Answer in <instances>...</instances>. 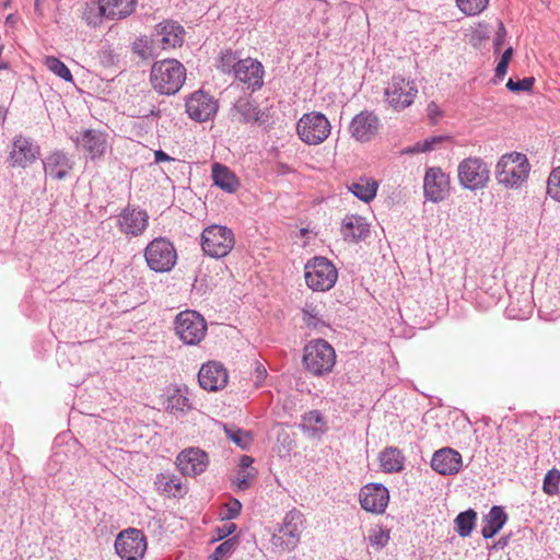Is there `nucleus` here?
<instances>
[{"label": "nucleus", "mask_w": 560, "mask_h": 560, "mask_svg": "<svg viewBox=\"0 0 560 560\" xmlns=\"http://www.w3.org/2000/svg\"><path fill=\"white\" fill-rule=\"evenodd\" d=\"M186 80V68L177 59L155 61L150 71V82L161 95H175Z\"/></svg>", "instance_id": "obj_1"}, {"label": "nucleus", "mask_w": 560, "mask_h": 560, "mask_svg": "<svg viewBox=\"0 0 560 560\" xmlns=\"http://www.w3.org/2000/svg\"><path fill=\"white\" fill-rule=\"evenodd\" d=\"M303 365L313 376L320 377L331 373L336 364L334 347L325 339L308 341L303 349Z\"/></svg>", "instance_id": "obj_2"}, {"label": "nucleus", "mask_w": 560, "mask_h": 560, "mask_svg": "<svg viewBox=\"0 0 560 560\" xmlns=\"http://www.w3.org/2000/svg\"><path fill=\"white\" fill-rule=\"evenodd\" d=\"M529 162L525 154L511 152L502 155L495 165V178L506 188H518L528 177Z\"/></svg>", "instance_id": "obj_3"}, {"label": "nucleus", "mask_w": 560, "mask_h": 560, "mask_svg": "<svg viewBox=\"0 0 560 560\" xmlns=\"http://www.w3.org/2000/svg\"><path fill=\"white\" fill-rule=\"evenodd\" d=\"M143 255L147 266L154 272H170L177 264L176 248L166 237L153 238L144 248Z\"/></svg>", "instance_id": "obj_4"}, {"label": "nucleus", "mask_w": 560, "mask_h": 560, "mask_svg": "<svg viewBox=\"0 0 560 560\" xmlns=\"http://www.w3.org/2000/svg\"><path fill=\"white\" fill-rule=\"evenodd\" d=\"M200 245L203 253L209 257L217 259L225 257L235 245L234 233L223 225H210L203 229Z\"/></svg>", "instance_id": "obj_5"}, {"label": "nucleus", "mask_w": 560, "mask_h": 560, "mask_svg": "<svg viewBox=\"0 0 560 560\" xmlns=\"http://www.w3.org/2000/svg\"><path fill=\"white\" fill-rule=\"evenodd\" d=\"M306 284L313 291L330 290L338 278V271L334 264L325 257H314L304 267Z\"/></svg>", "instance_id": "obj_6"}, {"label": "nucleus", "mask_w": 560, "mask_h": 560, "mask_svg": "<svg viewBox=\"0 0 560 560\" xmlns=\"http://www.w3.org/2000/svg\"><path fill=\"white\" fill-rule=\"evenodd\" d=\"M303 528V513L296 509H292L285 514L278 533L272 535L271 542L281 551L290 552L298 547Z\"/></svg>", "instance_id": "obj_7"}, {"label": "nucleus", "mask_w": 560, "mask_h": 560, "mask_svg": "<svg viewBox=\"0 0 560 560\" xmlns=\"http://www.w3.org/2000/svg\"><path fill=\"white\" fill-rule=\"evenodd\" d=\"M457 178L463 188L480 190L486 188L490 180V168L481 158L469 156L459 162Z\"/></svg>", "instance_id": "obj_8"}, {"label": "nucleus", "mask_w": 560, "mask_h": 560, "mask_svg": "<svg viewBox=\"0 0 560 560\" xmlns=\"http://www.w3.org/2000/svg\"><path fill=\"white\" fill-rule=\"evenodd\" d=\"M331 126L327 117L319 112L304 114L296 124L300 139L310 145L323 143L330 135Z\"/></svg>", "instance_id": "obj_9"}, {"label": "nucleus", "mask_w": 560, "mask_h": 560, "mask_svg": "<svg viewBox=\"0 0 560 560\" xmlns=\"http://www.w3.org/2000/svg\"><path fill=\"white\" fill-rule=\"evenodd\" d=\"M174 325L176 335L186 345H198L207 332V323L196 311L180 312Z\"/></svg>", "instance_id": "obj_10"}, {"label": "nucleus", "mask_w": 560, "mask_h": 560, "mask_svg": "<svg viewBox=\"0 0 560 560\" xmlns=\"http://www.w3.org/2000/svg\"><path fill=\"white\" fill-rule=\"evenodd\" d=\"M417 94L415 82L401 75H394L384 92L387 104L398 112L409 107Z\"/></svg>", "instance_id": "obj_11"}, {"label": "nucleus", "mask_w": 560, "mask_h": 560, "mask_svg": "<svg viewBox=\"0 0 560 560\" xmlns=\"http://www.w3.org/2000/svg\"><path fill=\"white\" fill-rule=\"evenodd\" d=\"M115 550L124 560H138L144 556L147 538L140 529H124L116 537Z\"/></svg>", "instance_id": "obj_12"}, {"label": "nucleus", "mask_w": 560, "mask_h": 560, "mask_svg": "<svg viewBox=\"0 0 560 560\" xmlns=\"http://www.w3.org/2000/svg\"><path fill=\"white\" fill-rule=\"evenodd\" d=\"M218 112L217 100L203 92L195 91L186 100V113L196 121H207L214 117Z\"/></svg>", "instance_id": "obj_13"}, {"label": "nucleus", "mask_w": 560, "mask_h": 560, "mask_svg": "<svg viewBox=\"0 0 560 560\" xmlns=\"http://www.w3.org/2000/svg\"><path fill=\"white\" fill-rule=\"evenodd\" d=\"M40 155V149L32 139L24 136H16L12 141V149L8 156L11 167L25 168L33 164Z\"/></svg>", "instance_id": "obj_14"}, {"label": "nucleus", "mask_w": 560, "mask_h": 560, "mask_svg": "<svg viewBox=\"0 0 560 560\" xmlns=\"http://www.w3.org/2000/svg\"><path fill=\"white\" fill-rule=\"evenodd\" d=\"M450 191V176L440 167L427 170L423 178L424 198L433 203L443 201Z\"/></svg>", "instance_id": "obj_15"}, {"label": "nucleus", "mask_w": 560, "mask_h": 560, "mask_svg": "<svg viewBox=\"0 0 560 560\" xmlns=\"http://www.w3.org/2000/svg\"><path fill=\"white\" fill-rule=\"evenodd\" d=\"M228 381V370L219 361H208L203 363L198 372V383L201 388L208 392L223 389Z\"/></svg>", "instance_id": "obj_16"}, {"label": "nucleus", "mask_w": 560, "mask_h": 560, "mask_svg": "<svg viewBox=\"0 0 560 560\" xmlns=\"http://www.w3.org/2000/svg\"><path fill=\"white\" fill-rule=\"evenodd\" d=\"M71 140L78 150L84 151L92 160L102 156L107 147L105 135L95 129H83L72 135Z\"/></svg>", "instance_id": "obj_17"}, {"label": "nucleus", "mask_w": 560, "mask_h": 560, "mask_svg": "<svg viewBox=\"0 0 560 560\" xmlns=\"http://www.w3.org/2000/svg\"><path fill=\"white\" fill-rule=\"evenodd\" d=\"M381 126L376 114L363 110L357 114L349 125V132L359 142L371 141L378 132Z\"/></svg>", "instance_id": "obj_18"}, {"label": "nucleus", "mask_w": 560, "mask_h": 560, "mask_svg": "<svg viewBox=\"0 0 560 560\" xmlns=\"http://www.w3.org/2000/svg\"><path fill=\"white\" fill-rule=\"evenodd\" d=\"M359 500L363 510L382 514L387 508L389 492L382 483H369L361 488Z\"/></svg>", "instance_id": "obj_19"}, {"label": "nucleus", "mask_w": 560, "mask_h": 560, "mask_svg": "<svg viewBox=\"0 0 560 560\" xmlns=\"http://www.w3.org/2000/svg\"><path fill=\"white\" fill-rule=\"evenodd\" d=\"M149 224L147 211L127 206L118 215L117 225L119 230L132 236L143 234Z\"/></svg>", "instance_id": "obj_20"}, {"label": "nucleus", "mask_w": 560, "mask_h": 560, "mask_svg": "<svg viewBox=\"0 0 560 560\" xmlns=\"http://www.w3.org/2000/svg\"><path fill=\"white\" fill-rule=\"evenodd\" d=\"M185 28L176 21L164 20L154 26L152 33L163 49L180 47L185 40Z\"/></svg>", "instance_id": "obj_21"}, {"label": "nucleus", "mask_w": 560, "mask_h": 560, "mask_svg": "<svg viewBox=\"0 0 560 560\" xmlns=\"http://www.w3.org/2000/svg\"><path fill=\"white\" fill-rule=\"evenodd\" d=\"M208 465V454L199 448L184 450L177 456V466L186 476L200 475L206 471Z\"/></svg>", "instance_id": "obj_22"}, {"label": "nucleus", "mask_w": 560, "mask_h": 560, "mask_svg": "<svg viewBox=\"0 0 560 560\" xmlns=\"http://www.w3.org/2000/svg\"><path fill=\"white\" fill-rule=\"evenodd\" d=\"M235 78L245 83L247 89L253 92L262 86L264 68L262 65L252 58L238 60V67L234 73Z\"/></svg>", "instance_id": "obj_23"}, {"label": "nucleus", "mask_w": 560, "mask_h": 560, "mask_svg": "<svg viewBox=\"0 0 560 560\" xmlns=\"http://www.w3.org/2000/svg\"><path fill=\"white\" fill-rule=\"evenodd\" d=\"M431 467L443 476L455 475L462 468V455L451 447L441 448L433 454Z\"/></svg>", "instance_id": "obj_24"}, {"label": "nucleus", "mask_w": 560, "mask_h": 560, "mask_svg": "<svg viewBox=\"0 0 560 560\" xmlns=\"http://www.w3.org/2000/svg\"><path fill=\"white\" fill-rule=\"evenodd\" d=\"M45 173L56 179H65L73 167V162L62 151H54L43 161Z\"/></svg>", "instance_id": "obj_25"}, {"label": "nucleus", "mask_w": 560, "mask_h": 560, "mask_svg": "<svg viewBox=\"0 0 560 560\" xmlns=\"http://www.w3.org/2000/svg\"><path fill=\"white\" fill-rule=\"evenodd\" d=\"M233 110L238 115V121L243 124H265L268 116L260 110L249 97H240L233 106Z\"/></svg>", "instance_id": "obj_26"}, {"label": "nucleus", "mask_w": 560, "mask_h": 560, "mask_svg": "<svg viewBox=\"0 0 560 560\" xmlns=\"http://www.w3.org/2000/svg\"><path fill=\"white\" fill-rule=\"evenodd\" d=\"M341 234L345 241L357 243L369 236L370 228L364 218L350 214L342 220Z\"/></svg>", "instance_id": "obj_27"}, {"label": "nucleus", "mask_w": 560, "mask_h": 560, "mask_svg": "<svg viewBox=\"0 0 560 560\" xmlns=\"http://www.w3.org/2000/svg\"><path fill=\"white\" fill-rule=\"evenodd\" d=\"M508 514L503 506L493 505L490 511L483 516L481 535L485 539L494 537L506 524Z\"/></svg>", "instance_id": "obj_28"}, {"label": "nucleus", "mask_w": 560, "mask_h": 560, "mask_svg": "<svg viewBox=\"0 0 560 560\" xmlns=\"http://www.w3.org/2000/svg\"><path fill=\"white\" fill-rule=\"evenodd\" d=\"M211 177L213 184L225 192L233 194L240 187V180L235 174L221 163L212 165Z\"/></svg>", "instance_id": "obj_29"}, {"label": "nucleus", "mask_w": 560, "mask_h": 560, "mask_svg": "<svg viewBox=\"0 0 560 560\" xmlns=\"http://www.w3.org/2000/svg\"><path fill=\"white\" fill-rule=\"evenodd\" d=\"M192 405L188 397L187 387H175L168 390L165 401V409L172 413H185Z\"/></svg>", "instance_id": "obj_30"}, {"label": "nucleus", "mask_w": 560, "mask_h": 560, "mask_svg": "<svg viewBox=\"0 0 560 560\" xmlns=\"http://www.w3.org/2000/svg\"><path fill=\"white\" fill-rule=\"evenodd\" d=\"M81 18L89 26L96 27L107 19V10L101 0H91L83 4Z\"/></svg>", "instance_id": "obj_31"}, {"label": "nucleus", "mask_w": 560, "mask_h": 560, "mask_svg": "<svg viewBox=\"0 0 560 560\" xmlns=\"http://www.w3.org/2000/svg\"><path fill=\"white\" fill-rule=\"evenodd\" d=\"M380 463L383 471L398 472L404 468L405 457L397 447L388 446L380 453Z\"/></svg>", "instance_id": "obj_32"}, {"label": "nucleus", "mask_w": 560, "mask_h": 560, "mask_svg": "<svg viewBox=\"0 0 560 560\" xmlns=\"http://www.w3.org/2000/svg\"><path fill=\"white\" fill-rule=\"evenodd\" d=\"M107 10L108 20H120L129 16L136 9L137 0H101Z\"/></svg>", "instance_id": "obj_33"}, {"label": "nucleus", "mask_w": 560, "mask_h": 560, "mask_svg": "<svg viewBox=\"0 0 560 560\" xmlns=\"http://www.w3.org/2000/svg\"><path fill=\"white\" fill-rule=\"evenodd\" d=\"M349 190L361 201H372L377 192L378 183L369 177H361L358 182L352 183Z\"/></svg>", "instance_id": "obj_34"}, {"label": "nucleus", "mask_w": 560, "mask_h": 560, "mask_svg": "<svg viewBox=\"0 0 560 560\" xmlns=\"http://www.w3.org/2000/svg\"><path fill=\"white\" fill-rule=\"evenodd\" d=\"M300 428L305 433L316 435L325 432L326 423L318 410H311L302 417Z\"/></svg>", "instance_id": "obj_35"}, {"label": "nucleus", "mask_w": 560, "mask_h": 560, "mask_svg": "<svg viewBox=\"0 0 560 560\" xmlns=\"http://www.w3.org/2000/svg\"><path fill=\"white\" fill-rule=\"evenodd\" d=\"M154 483L161 493L176 497L182 495L184 492L179 478L170 474L158 475Z\"/></svg>", "instance_id": "obj_36"}, {"label": "nucleus", "mask_w": 560, "mask_h": 560, "mask_svg": "<svg viewBox=\"0 0 560 560\" xmlns=\"http://www.w3.org/2000/svg\"><path fill=\"white\" fill-rule=\"evenodd\" d=\"M477 512L468 509L460 512L454 520L455 530L460 537H469L476 526Z\"/></svg>", "instance_id": "obj_37"}, {"label": "nucleus", "mask_w": 560, "mask_h": 560, "mask_svg": "<svg viewBox=\"0 0 560 560\" xmlns=\"http://www.w3.org/2000/svg\"><path fill=\"white\" fill-rule=\"evenodd\" d=\"M225 435L242 450H248L253 435L249 431H245L234 424H223Z\"/></svg>", "instance_id": "obj_38"}, {"label": "nucleus", "mask_w": 560, "mask_h": 560, "mask_svg": "<svg viewBox=\"0 0 560 560\" xmlns=\"http://www.w3.org/2000/svg\"><path fill=\"white\" fill-rule=\"evenodd\" d=\"M155 37L145 35L138 37L132 43V51L142 59H150L156 55Z\"/></svg>", "instance_id": "obj_39"}, {"label": "nucleus", "mask_w": 560, "mask_h": 560, "mask_svg": "<svg viewBox=\"0 0 560 560\" xmlns=\"http://www.w3.org/2000/svg\"><path fill=\"white\" fill-rule=\"evenodd\" d=\"M44 65L47 67L49 71H51L54 74L61 78L66 82L73 81L71 71L66 66V63L62 62L59 58L54 56H47L44 60Z\"/></svg>", "instance_id": "obj_40"}, {"label": "nucleus", "mask_w": 560, "mask_h": 560, "mask_svg": "<svg viewBox=\"0 0 560 560\" xmlns=\"http://www.w3.org/2000/svg\"><path fill=\"white\" fill-rule=\"evenodd\" d=\"M240 57L231 49L221 52L218 60V69L223 73H235Z\"/></svg>", "instance_id": "obj_41"}, {"label": "nucleus", "mask_w": 560, "mask_h": 560, "mask_svg": "<svg viewBox=\"0 0 560 560\" xmlns=\"http://www.w3.org/2000/svg\"><path fill=\"white\" fill-rule=\"evenodd\" d=\"M458 9L468 16H475L485 11L489 0H456Z\"/></svg>", "instance_id": "obj_42"}, {"label": "nucleus", "mask_w": 560, "mask_h": 560, "mask_svg": "<svg viewBox=\"0 0 560 560\" xmlns=\"http://www.w3.org/2000/svg\"><path fill=\"white\" fill-rule=\"evenodd\" d=\"M238 541L235 537L228 538L221 542L210 556V560H226L236 549Z\"/></svg>", "instance_id": "obj_43"}, {"label": "nucleus", "mask_w": 560, "mask_h": 560, "mask_svg": "<svg viewBox=\"0 0 560 560\" xmlns=\"http://www.w3.org/2000/svg\"><path fill=\"white\" fill-rule=\"evenodd\" d=\"M560 470L552 468L547 471L542 482V490L548 495L559 493Z\"/></svg>", "instance_id": "obj_44"}, {"label": "nucleus", "mask_w": 560, "mask_h": 560, "mask_svg": "<svg viewBox=\"0 0 560 560\" xmlns=\"http://www.w3.org/2000/svg\"><path fill=\"white\" fill-rule=\"evenodd\" d=\"M242 511V503L235 498H231L224 503L220 511V518L222 521H231L236 518Z\"/></svg>", "instance_id": "obj_45"}, {"label": "nucleus", "mask_w": 560, "mask_h": 560, "mask_svg": "<svg viewBox=\"0 0 560 560\" xmlns=\"http://www.w3.org/2000/svg\"><path fill=\"white\" fill-rule=\"evenodd\" d=\"M547 194L560 202V166L551 171L547 180Z\"/></svg>", "instance_id": "obj_46"}, {"label": "nucleus", "mask_w": 560, "mask_h": 560, "mask_svg": "<svg viewBox=\"0 0 560 560\" xmlns=\"http://www.w3.org/2000/svg\"><path fill=\"white\" fill-rule=\"evenodd\" d=\"M447 139L446 136H433L430 138H427L425 140L421 142H417L409 152L412 153H419V152H429L433 151L439 143H442Z\"/></svg>", "instance_id": "obj_47"}, {"label": "nucleus", "mask_w": 560, "mask_h": 560, "mask_svg": "<svg viewBox=\"0 0 560 560\" xmlns=\"http://www.w3.org/2000/svg\"><path fill=\"white\" fill-rule=\"evenodd\" d=\"M389 540V530L377 527L371 530L369 541L372 546L381 549L384 548Z\"/></svg>", "instance_id": "obj_48"}, {"label": "nucleus", "mask_w": 560, "mask_h": 560, "mask_svg": "<svg viewBox=\"0 0 560 560\" xmlns=\"http://www.w3.org/2000/svg\"><path fill=\"white\" fill-rule=\"evenodd\" d=\"M257 470H238L236 479L234 480L237 490H246L250 487L252 482L257 477Z\"/></svg>", "instance_id": "obj_49"}, {"label": "nucleus", "mask_w": 560, "mask_h": 560, "mask_svg": "<svg viewBox=\"0 0 560 560\" xmlns=\"http://www.w3.org/2000/svg\"><path fill=\"white\" fill-rule=\"evenodd\" d=\"M534 83L535 79L533 77H526L524 79L516 81H514L513 79H509L506 88L511 92H528L533 89Z\"/></svg>", "instance_id": "obj_50"}, {"label": "nucleus", "mask_w": 560, "mask_h": 560, "mask_svg": "<svg viewBox=\"0 0 560 560\" xmlns=\"http://www.w3.org/2000/svg\"><path fill=\"white\" fill-rule=\"evenodd\" d=\"M302 312L303 320L306 324V326L316 328L322 323V320L318 317L319 313L315 306L306 305V307H304Z\"/></svg>", "instance_id": "obj_51"}, {"label": "nucleus", "mask_w": 560, "mask_h": 560, "mask_svg": "<svg viewBox=\"0 0 560 560\" xmlns=\"http://www.w3.org/2000/svg\"><path fill=\"white\" fill-rule=\"evenodd\" d=\"M505 38H506V30H505V26L503 24V22L499 21V24H498V30L495 32V36L493 38V48H494V52H499L505 42Z\"/></svg>", "instance_id": "obj_52"}, {"label": "nucleus", "mask_w": 560, "mask_h": 560, "mask_svg": "<svg viewBox=\"0 0 560 560\" xmlns=\"http://www.w3.org/2000/svg\"><path fill=\"white\" fill-rule=\"evenodd\" d=\"M236 525L234 523H226L223 526L217 527V538L214 540H221L225 537L230 536L236 530Z\"/></svg>", "instance_id": "obj_53"}, {"label": "nucleus", "mask_w": 560, "mask_h": 560, "mask_svg": "<svg viewBox=\"0 0 560 560\" xmlns=\"http://www.w3.org/2000/svg\"><path fill=\"white\" fill-rule=\"evenodd\" d=\"M427 110H428V117L431 120V122L436 124L438 118L442 115V112L440 110L436 103H434V102L429 103Z\"/></svg>", "instance_id": "obj_54"}, {"label": "nucleus", "mask_w": 560, "mask_h": 560, "mask_svg": "<svg viewBox=\"0 0 560 560\" xmlns=\"http://www.w3.org/2000/svg\"><path fill=\"white\" fill-rule=\"evenodd\" d=\"M253 463H254V458L248 456V455H243L241 456L240 458V469L241 471L243 470H257L255 467H253Z\"/></svg>", "instance_id": "obj_55"}, {"label": "nucleus", "mask_w": 560, "mask_h": 560, "mask_svg": "<svg viewBox=\"0 0 560 560\" xmlns=\"http://www.w3.org/2000/svg\"><path fill=\"white\" fill-rule=\"evenodd\" d=\"M508 67H509V61H505V59L504 60L500 59L495 67V77L498 79H502L506 74Z\"/></svg>", "instance_id": "obj_56"}, {"label": "nucleus", "mask_w": 560, "mask_h": 560, "mask_svg": "<svg viewBox=\"0 0 560 560\" xmlns=\"http://www.w3.org/2000/svg\"><path fill=\"white\" fill-rule=\"evenodd\" d=\"M508 67H509V61H505V59L504 60L500 59L495 67V77L498 79H502L506 74Z\"/></svg>", "instance_id": "obj_57"}, {"label": "nucleus", "mask_w": 560, "mask_h": 560, "mask_svg": "<svg viewBox=\"0 0 560 560\" xmlns=\"http://www.w3.org/2000/svg\"><path fill=\"white\" fill-rule=\"evenodd\" d=\"M154 159L156 163L174 161L173 158H171L167 153H165L162 150H158L154 152Z\"/></svg>", "instance_id": "obj_58"}, {"label": "nucleus", "mask_w": 560, "mask_h": 560, "mask_svg": "<svg viewBox=\"0 0 560 560\" xmlns=\"http://www.w3.org/2000/svg\"><path fill=\"white\" fill-rule=\"evenodd\" d=\"M513 52H514L513 48H512V47H509V48H506V49L504 50V52L502 54V56H501V58H500V59H501V60H504V59H505V61H509V62H510V60H511V58H512V56H513Z\"/></svg>", "instance_id": "obj_59"}, {"label": "nucleus", "mask_w": 560, "mask_h": 560, "mask_svg": "<svg viewBox=\"0 0 560 560\" xmlns=\"http://www.w3.org/2000/svg\"><path fill=\"white\" fill-rule=\"evenodd\" d=\"M256 372H257V378L259 381L265 378L266 375H267L266 369L264 366H261V365L257 366Z\"/></svg>", "instance_id": "obj_60"}, {"label": "nucleus", "mask_w": 560, "mask_h": 560, "mask_svg": "<svg viewBox=\"0 0 560 560\" xmlns=\"http://www.w3.org/2000/svg\"><path fill=\"white\" fill-rule=\"evenodd\" d=\"M144 117H149V116H155V117H159L160 116V109L153 107L149 114H144L143 115Z\"/></svg>", "instance_id": "obj_61"}, {"label": "nucleus", "mask_w": 560, "mask_h": 560, "mask_svg": "<svg viewBox=\"0 0 560 560\" xmlns=\"http://www.w3.org/2000/svg\"><path fill=\"white\" fill-rule=\"evenodd\" d=\"M34 9H35V12L37 14H42V9H40V0H35V3H34Z\"/></svg>", "instance_id": "obj_62"}, {"label": "nucleus", "mask_w": 560, "mask_h": 560, "mask_svg": "<svg viewBox=\"0 0 560 560\" xmlns=\"http://www.w3.org/2000/svg\"><path fill=\"white\" fill-rule=\"evenodd\" d=\"M5 119V110L2 106H0V121H4Z\"/></svg>", "instance_id": "obj_63"}, {"label": "nucleus", "mask_w": 560, "mask_h": 560, "mask_svg": "<svg viewBox=\"0 0 560 560\" xmlns=\"http://www.w3.org/2000/svg\"><path fill=\"white\" fill-rule=\"evenodd\" d=\"M7 23H14V15L10 14L7 16Z\"/></svg>", "instance_id": "obj_64"}]
</instances>
